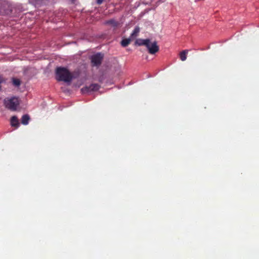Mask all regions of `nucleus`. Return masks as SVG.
I'll return each instance as SVG.
<instances>
[{
  "label": "nucleus",
  "mask_w": 259,
  "mask_h": 259,
  "mask_svg": "<svg viewBox=\"0 0 259 259\" xmlns=\"http://www.w3.org/2000/svg\"><path fill=\"white\" fill-rule=\"evenodd\" d=\"M104 55L101 53H98L91 56V62L94 66H99L102 63Z\"/></svg>",
  "instance_id": "4"
},
{
  "label": "nucleus",
  "mask_w": 259,
  "mask_h": 259,
  "mask_svg": "<svg viewBox=\"0 0 259 259\" xmlns=\"http://www.w3.org/2000/svg\"><path fill=\"white\" fill-rule=\"evenodd\" d=\"M146 48L148 49V52L150 54L152 55L155 54L159 51V47L157 45V43L156 41L151 42L150 40H149V41L148 44V45L146 46Z\"/></svg>",
  "instance_id": "5"
},
{
  "label": "nucleus",
  "mask_w": 259,
  "mask_h": 259,
  "mask_svg": "<svg viewBox=\"0 0 259 259\" xmlns=\"http://www.w3.org/2000/svg\"><path fill=\"white\" fill-rule=\"evenodd\" d=\"M140 32V28L139 27H136L134 29V30H133V31L132 32V33H131V36L130 37L133 39L134 38L136 37L138 34Z\"/></svg>",
  "instance_id": "12"
},
{
  "label": "nucleus",
  "mask_w": 259,
  "mask_h": 259,
  "mask_svg": "<svg viewBox=\"0 0 259 259\" xmlns=\"http://www.w3.org/2000/svg\"><path fill=\"white\" fill-rule=\"evenodd\" d=\"M56 79L59 81L70 82L73 76L71 73L65 67H59L56 70Z\"/></svg>",
  "instance_id": "2"
},
{
  "label": "nucleus",
  "mask_w": 259,
  "mask_h": 259,
  "mask_svg": "<svg viewBox=\"0 0 259 259\" xmlns=\"http://www.w3.org/2000/svg\"><path fill=\"white\" fill-rule=\"evenodd\" d=\"M12 83L14 86L19 87L21 84V81L19 79L16 78H12Z\"/></svg>",
  "instance_id": "13"
},
{
  "label": "nucleus",
  "mask_w": 259,
  "mask_h": 259,
  "mask_svg": "<svg viewBox=\"0 0 259 259\" xmlns=\"http://www.w3.org/2000/svg\"><path fill=\"white\" fill-rule=\"evenodd\" d=\"M30 119V116L28 114H26L22 116L21 119V123L23 125H27Z\"/></svg>",
  "instance_id": "9"
},
{
  "label": "nucleus",
  "mask_w": 259,
  "mask_h": 259,
  "mask_svg": "<svg viewBox=\"0 0 259 259\" xmlns=\"http://www.w3.org/2000/svg\"><path fill=\"white\" fill-rule=\"evenodd\" d=\"M100 86L97 83H92L89 86H85L82 88L81 91L82 93L85 94L92 91H96L100 89Z\"/></svg>",
  "instance_id": "6"
},
{
  "label": "nucleus",
  "mask_w": 259,
  "mask_h": 259,
  "mask_svg": "<svg viewBox=\"0 0 259 259\" xmlns=\"http://www.w3.org/2000/svg\"><path fill=\"white\" fill-rule=\"evenodd\" d=\"M149 39H138L136 40V44L138 46H147L149 41Z\"/></svg>",
  "instance_id": "10"
},
{
  "label": "nucleus",
  "mask_w": 259,
  "mask_h": 259,
  "mask_svg": "<svg viewBox=\"0 0 259 259\" xmlns=\"http://www.w3.org/2000/svg\"><path fill=\"white\" fill-rule=\"evenodd\" d=\"M71 2H72V3H75V0H71Z\"/></svg>",
  "instance_id": "17"
},
{
  "label": "nucleus",
  "mask_w": 259,
  "mask_h": 259,
  "mask_svg": "<svg viewBox=\"0 0 259 259\" xmlns=\"http://www.w3.org/2000/svg\"><path fill=\"white\" fill-rule=\"evenodd\" d=\"M22 11L20 6L12 5L5 0H0V15L17 17Z\"/></svg>",
  "instance_id": "1"
},
{
  "label": "nucleus",
  "mask_w": 259,
  "mask_h": 259,
  "mask_svg": "<svg viewBox=\"0 0 259 259\" xmlns=\"http://www.w3.org/2000/svg\"><path fill=\"white\" fill-rule=\"evenodd\" d=\"M188 53V51L187 50H184V51H183L182 52H181L180 53V58H181V60L182 61H184L186 60L187 59V54Z\"/></svg>",
  "instance_id": "15"
},
{
  "label": "nucleus",
  "mask_w": 259,
  "mask_h": 259,
  "mask_svg": "<svg viewBox=\"0 0 259 259\" xmlns=\"http://www.w3.org/2000/svg\"><path fill=\"white\" fill-rule=\"evenodd\" d=\"M132 38L131 37L128 38L123 39L122 40V41H121V46L123 47H126L130 44V43L131 42V41L132 40Z\"/></svg>",
  "instance_id": "11"
},
{
  "label": "nucleus",
  "mask_w": 259,
  "mask_h": 259,
  "mask_svg": "<svg viewBox=\"0 0 259 259\" xmlns=\"http://www.w3.org/2000/svg\"><path fill=\"white\" fill-rule=\"evenodd\" d=\"M11 125L16 128H18L20 125L18 119L16 116H13L11 118Z\"/></svg>",
  "instance_id": "7"
},
{
  "label": "nucleus",
  "mask_w": 259,
  "mask_h": 259,
  "mask_svg": "<svg viewBox=\"0 0 259 259\" xmlns=\"http://www.w3.org/2000/svg\"><path fill=\"white\" fill-rule=\"evenodd\" d=\"M103 2V0H96L97 4L101 5Z\"/></svg>",
  "instance_id": "16"
},
{
  "label": "nucleus",
  "mask_w": 259,
  "mask_h": 259,
  "mask_svg": "<svg viewBox=\"0 0 259 259\" xmlns=\"http://www.w3.org/2000/svg\"><path fill=\"white\" fill-rule=\"evenodd\" d=\"M49 0H29V2L35 7H37L45 4Z\"/></svg>",
  "instance_id": "8"
},
{
  "label": "nucleus",
  "mask_w": 259,
  "mask_h": 259,
  "mask_svg": "<svg viewBox=\"0 0 259 259\" xmlns=\"http://www.w3.org/2000/svg\"><path fill=\"white\" fill-rule=\"evenodd\" d=\"M4 104L7 109L11 111H16L19 105V101L18 98L16 97L6 98L4 100Z\"/></svg>",
  "instance_id": "3"
},
{
  "label": "nucleus",
  "mask_w": 259,
  "mask_h": 259,
  "mask_svg": "<svg viewBox=\"0 0 259 259\" xmlns=\"http://www.w3.org/2000/svg\"><path fill=\"white\" fill-rule=\"evenodd\" d=\"M106 23L107 24H109L114 27H116L118 25V23L113 19H111L107 21Z\"/></svg>",
  "instance_id": "14"
}]
</instances>
